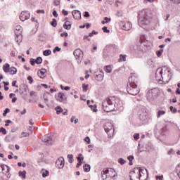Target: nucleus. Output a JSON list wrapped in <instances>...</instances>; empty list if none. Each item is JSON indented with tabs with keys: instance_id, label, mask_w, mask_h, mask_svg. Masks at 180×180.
<instances>
[{
	"instance_id": "nucleus-1",
	"label": "nucleus",
	"mask_w": 180,
	"mask_h": 180,
	"mask_svg": "<svg viewBox=\"0 0 180 180\" xmlns=\"http://www.w3.org/2000/svg\"><path fill=\"white\" fill-rule=\"evenodd\" d=\"M171 78H172V72L170 68L163 66L156 70L155 79L160 84H168Z\"/></svg>"
},
{
	"instance_id": "nucleus-2",
	"label": "nucleus",
	"mask_w": 180,
	"mask_h": 180,
	"mask_svg": "<svg viewBox=\"0 0 180 180\" xmlns=\"http://www.w3.org/2000/svg\"><path fill=\"white\" fill-rule=\"evenodd\" d=\"M129 178L131 180H147L148 172L145 167H134L129 172Z\"/></svg>"
},
{
	"instance_id": "nucleus-3",
	"label": "nucleus",
	"mask_w": 180,
	"mask_h": 180,
	"mask_svg": "<svg viewBox=\"0 0 180 180\" xmlns=\"http://www.w3.org/2000/svg\"><path fill=\"white\" fill-rule=\"evenodd\" d=\"M127 91L129 95L136 96L140 93V89L137 87V79L134 76H131L129 78V82L127 86Z\"/></svg>"
},
{
	"instance_id": "nucleus-4",
	"label": "nucleus",
	"mask_w": 180,
	"mask_h": 180,
	"mask_svg": "<svg viewBox=\"0 0 180 180\" xmlns=\"http://www.w3.org/2000/svg\"><path fill=\"white\" fill-rule=\"evenodd\" d=\"M102 108L104 112H113L116 108V98L110 96L105 100L102 103Z\"/></svg>"
},
{
	"instance_id": "nucleus-5",
	"label": "nucleus",
	"mask_w": 180,
	"mask_h": 180,
	"mask_svg": "<svg viewBox=\"0 0 180 180\" xmlns=\"http://www.w3.org/2000/svg\"><path fill=\"white\" fill-rule=\"evenodd\" d=\"M150 20L151 18L148 16V13H147L146 10H142L139 12L138 23L139 26H142L143 25H149Z\"/></svg>"
},
{
	"instance_id": "nucleus-6",
	"label": "nucleus",
	"mask_w": 180,
	"mask_h": 180,
	"mask_svg": "<svg viewBox=\"0 0 180 180\" xmlns=\"http://www.w3.org/2000/svg\"><path fill=\"white\" fill-rule=\"evenodd\" d=\"M157 98H158V89H152L146 92V99L149 101V102H153V101L157 99Z\"/></svg>"
},
{
	"instance_id": "nucleus-7",
	"label": "nucleus",
	"mask_w": 180,
	"mask_h": 180,
	"mask_svg": "<svg viewBox=\"0 0 180 180\" xmlns=\"http://www.w3.org/2000/svg\"><path fill=\"white\" fill-rule=\"evenodd\" d=\"M138 117L141 122H146V120L148 119V112H147V109H146V108H142L139 110Z\"/></svg>"
},
{
	"instance_id": "nucleus-8",
	"label": "nucleus",
	"mask_w": 180,
	"mask_h": 180,
	"mask_svg": "<svg viewBox=\"0 0 180 180\" xmlns=\"http://www.w3.org/2000/svg\"><path fill=\"white\" fill-rule=\"evenodd\" d=\"M104 130L108 135H112L115 133V128H113V124L111 122H105L104 124Z\"/></svg>"
},
{
	"instance_id": "nucleus-9",
	"label": "nucleus",
	"mask_w": 180,
	"mask_h": 180,
	"mask_svg": "<svg viewBox=\"0 0 180 180\" xmlns=\"http://www.w3.org/2000/svg\"><path fill=\"white\" fill-rule=\"evenodd\" d=\"M42 141L45 143L46 146H51L54 143V136L51 134L45 135L42 139Z\"/></svg>"
},
{
	"instance_id": "nucleus-10",
	"label": "nucleus",
	"mask_w": 180,
	"mask_h": 180,
	"mask_svg": "<svg viewBox=\"0 0 180 180\" xmlns=\"http://www.w3.org/2000/svg\"><path fill=\"white\" fill-rule=\"evenodd\" d=\"M76 60H77V63L81 64L82 58H84V52L81 49H75L73 53Z\"/></svg>"
},
{
	"instance_id": "nucleus-11",
	"label": "nucleus",
	"mask_w": 180,
	"mask_h": 180,
	"mask_svg": "<svg viewBox=\"0 0 180 180\" xmlns=\"http://www.w3.org/2000/svg\"><path fill=\"white\" fill-rule=\"evenodd\" d=\"M120 26L122 29V30H130V29H131V22L129 21H121L120 23Z\"/></svg>"
},
{
	"instance_id": "nucleus-12",
	"label": "nucleus",
	"mask_w": 180,
	"mask_h": 180,
	"mask_svg": "<svg viewBox=\"0 0 180 180\" xmlns=\"http://www.w3.org/2000/svg\"><path fill=\"white\" fill-rule=\"evenodd\" d=\"M109 172H116L115 171V169H103V170L101 172V176L103 177V180L106 179V178H108V176H110V174H109Z\"/></svg>"
},
{
	"instance_id": "nucleus-13",
	"label": "nucleus",
	"mask_w": 180,
	"mask_h": 180,
	"mask_svg": "<svg viewBox=\"0 0 180 180\" xmlns=\"http://www.w3.org/2000/svg\"><path fill=\"white\" fill-rule=\"evenodd\" d=\"M65 164V162L64 161V158L60 157L56 160V167L57 168H59V169H61L64 168Z\"/></svg>"
},
{
	"instance_id": "nucleus-14",
	"label": "nucleus",
	"mask_w": 180,
	"mask_h": 180,
	"mask_svg": "<svg viewBox=\"0 0 180 180\" xmlns=\"http://www.w3.org/2000/svg\"><path fill=\"white\" fill-rule=\"evenodd\" d=\"M20 19L22 22L30 19V13L29 11H22L20 15Z\"/></svg>"
},
{
	"instance_id": "nucleus-15",
	"label": "nucleus",
	"mask_w": 180,
	"mask_h": 180,
	"mask_svg": "<svg viewBox=\"0 0 180 180\" xmlns=\"http://www.w3.org/2000/svg\"><path fill=\"white\" fill-rule=\"evenodd\" d=\"M15 34L17 37L22 39V27L20 25H17L15 27Z\"/></svg>"
},
{
	"instance_id": "nucleus-16",
	"label": "nucleus",
	"mask_w": 180,
	"mask_h": 180,
	"mask_svg": "<svg viewBox=\"0 0 180 180\" xmlns=\"http://www.w3.org/2000/svg\"><path fill=\"white\" fill-rule=\"evenodd\" d=\"M94 75L97 81H99V82L103 81V77H104L103 72L100 71L99 72H96Z\"/></svg>"
},
{
	"instance_id": "nucleus-17",
	"label": "nucleus",
	"mask_w": 180,
	"mask_h": 180,
	"mask_svg": "<svg viewBox=\"0 0 180 180\" xmlns=\"http://www.w3.org/2000/svg\"><path fill=\"white\" fill-rule=\"evenodd\" d=\"M72 15L74 18V19H81V11L78 10H74L72 12Z\"/></svg>"
},
{
	"instance_id": "nucleus-18",
	"label": "nucleus",
	"mask_w": 180,
	"mask_h": 180,
	"mask_svg": "<svg viewBox=\"0 0 180 180\" xmlns=\"http://www.w3.org/2000/svg\"><path fill=\"white\" fill-rule=\"evenodd\" d=\"M0 170H2V173L4 174V175L9 174V167L6 165H1L0 167Z\"/></svg>"
},
{
	"instance_id": "nucleus-19",
	"label": "nucleus",
	"mask_w": 180,
	"mask_h": 180,
	"mask_svg": "<svg viewBox=\"0 0 180 180\" xmlns=\"http://www.w3.org/2000/svg\"><path fill=\"white\" fill-rule=\"evenodd\" d=\"M65 96V94L63 93H58V96L56 97L57 101L59 102H63L64 101V97Z\"/></svg>"
},
{
	"instance_id": "nucleus-20",
	"label": "nucleus",
	"mask_w": 180,
	"mask_h": 180,
	"mask_svg": "<svg viewBox=\"0 0 180 180\" xmlns=\"http://www.w3.org/2000/svg\"><path fill=\"white\" fill-rule=\"evenodd\" d=\"M20 94L22 96V98H25V96L27 95V89H26L25 87L20 89Z\"/></svg>"
},
{
	"instance_id": "nucleus-21",
	"label": "nucleus",
	"mask_w": 180,
	"mask_h": 180,
	"mask_svg": "<svg viewBox=\"0 0 180 180\" xmlns=\"http://www.w3.org/2000/svg\"><path fill=\"white\" fill-rule=\"evenodd\" d=\"M50 96H51V94H50V93L46 91L44 94V100L45 103H47L49 102V98H50Z\"/></svg>"
},
{
	"instance_id": "nucleus-22",
	"label": "nucleus",
	"mask_w": 180,
	"mask_h": 180,
	"mask_svg": "<svg viewBox=\"0 0 180 180\" xmlns=\"http://www.w3.org/2000/svg\"><path fill=\"white\" fill-rule=\"evenodd\" d=\"M3 70L4 72H9V70H11V65L9 63H6L4 65H3Z\"/></svg>"
},
{
	"instance_id": "nucleus-23",
	"label": "nucleus",
	"mask_w": 180,
	"mask_h": 180,
	"mask_svg": "<svg viewBox=\"0 0 180 180\" xmlns=\"http://www.w3.org/2000/svg\"><path fill=\"white\" fill-rule=\"evenodd\" d=\"M46 69H41L38 72V76L39 78H44V74H46Z\"/></svg>"
},
{
	"instance_id": "nucleus-24",
	"label": "nucleus",
	"mask_w": 180,
	"mask_h": 180,
	"mask_svg": "<svg viewBox=\"0 0 180 180\" xmlns=\"http://www.w3.org/2000/svg\"><path fill=\"white\" fill-rule=\"evenodd\" d=\"M71 22L70 21H65V24L63 25L64 29L66 30H70L71 29Z\"/></svg>"
},
{
	"instance_id": "nucleus-25",
	"label": "nucleus",
	"mask_w": 180,
	"mask_h": 180,
	"mask_svg": "<svg viewBox=\"0 0 180 180\" xmlns=\"http://www.w3.org/2000/svg\"><path fill=\"white\" fill-rule=\"evenodd\" d=\"M8 72H10V74L11 75H15V74H16L18 72V70L15 67H11V68H10Z\"/></svg>"
},
{
	"instance_id": "nucleus-26",
	"label": "nucleus",
	"mask_w": 180,
	"mask_h": 180,
	"mask_svg": "<svg viewBox=\"0 0 180 180\" xmlns=\"http://www.w3.org/2000/svg\"><path fill=\"white\" fill-rule=\"evenodd\" d=\"M83 169H84V172H89L91 171V165H88V164H85L83 166Z\"/></svg>"
},
{
	"instance_id": "nucleus-27",
	"label": "nucleus",
	"mask_w": 180,
	"mask_h": 180,
	"mask_svg": "<svg viewBox=\"0 0 180 180\" xmlns=\"http://www.w3.org/2000/svg\"><path fill=\"white\" fill-rule=\"evenodd\" d=\"M18 175L21 176V178H23V179H26V171H20Z\"/></svg>"
},
{
	"instance_id": "nucleus-28",
	"label": "nucleus",
	"mask_w": 180,
	"mask_h": 180,
	"mask_svg": "<svg viewBox=\"0 0 180 180\" xmlns=\"http://www.w3.org/2000/svg\"><path fill=\"white\" fill-rule=\"evenodd\" d=\"M164 115H165V110H158L157 117L160 118L161 116H164Z\"/></svg>"
},
{
	"instance_id": "nucleus-29",
	"label": "nucleus",
	"mask_w": 180,
	"mask_h": 180,
	"mask_svg": "<svg viewBox=\"0 0 180 180\" xmlns=\"http://www.w3.org/2000/svg\"><path fill=\"white\" fill-rule=\"evenodd\" d=\"M110 20H112L111 18H109L108 17H105L104 20L101 21V23H102V25H105V23H109V22H110Z\"/></svg>"
},
{
	"instance_id": "nucleus-30",
	"label": "nucleus",
	"mask_w": 180,
	"mask_h": 180,
	"mask_svg": "<svg viewBox=\"0 0 180 180\" xmlns=\"http://www.w3.org/2000/svg\"><path fill=\"white\" fill-rule=\"evenodd\" d=\"M127 160L129 161V165H133V160H134V156L129 155L127 157Z\"/></svg>"
},
{
	"instance_id": "nucleus-31",
	"label": "nucleus",
	"mask_w": 180,
	"mask_h": 180,
	"mask_svg": "<svg viewBox=\"0 0 180 180\" xmlns=\"http://www.w3.org/2000/svg\"><path fill=\"white\" fill-rule=\"evenodd\" d=\"M56 113L57 115H60V113L63 112L64 110H63V108H61V107L60 106H57L56 108Z\"/></svg>"
},
{
	"instance_id": "nucleus-32",
	"label": "nucleus",
	"mask_w": 180,
	"mask_h": 180,
	"mask_svg": "<svg viewBox=\"0 0 180 180\" xmlns=\"http://www.w3.org/2000/svg\"><path fill=\"white\" fill-rule=\"evenodd\" d=\"M68 158L69 159L70 164H72V162H74V155L72 154L68 155Z\"/></svg>"
},
{
	"instance_id": "nucleus-33",
	"label": "nucleus",
	"mask_w": 180,
	"mask_h": 180,
	"mask_svg": "<svg viewBox=\"0 0 180 180\" xmlns=\"http://www.w3.org/2000/svg\"><path fill=\"white\" fill-rule=\"evenodd\" d=\"M105 71L108 72V74H110L112 72V67L110 65H108L104 68Z\"/></svg>"
},
{
	"instance_id": "nucleus-34",
	"label": "nucleus",
	"mask_w": 180,
	"mask_h": 180,
	"mask_svg": "<svg viewBox=\"0 0 180 180\" xmlns=\"http://www.w3.org/2000/svg\"><path fill=\"white\" fill-rule=\"evenodd\" d=\"M89 88V84H82L83 92H86V91H88Z\"/></svg>"
},
{
	"instance_id": "nucleus-35",
	"label": "nucleus",
	"mask_w": 180,
	"mask_h": 180,
	"mask_svg": "<svg viewBox=\"0 0 180 180\" xmlns=\"http://www.w3.org/2000/svg\"><path fill=\"white\" fill-rule=\"evenodd\" d=\"M44 56H50L51 54V50L50 49H46L43 52Z\"/></svg>"
},
{
	"instance_id": "nucleus-36",
	"label": "nucleus",
	"mask_w": 180,
	"mask_h": 180,
	"mask_svg": "<svg viewBox=\"0 0 180 180\" xmlns=\"http://www.w3.org/2000/svg\"><path fill=\"white\" fill-rule=\"evenodd\" d=\"M51 26H53V27H57V20L53 18L52 20V21L51 22Z\"/></svg>"
},
{
	"instance_id": "nucleus-37",
	"label": "nucleus",
	"mask_w": 180,
	"mask_h": 180,
	"mask_svg": "<svg viewBox=\"0 0 180 180\" xmlns=\"http://www.w3.org/2000/svg\"><path fill=\"white\" fill-rule=\"evenodd\" d=\"M77 160L78 162H82V161H84V157H82V154H79V156L77 157Z\"/></svg>"
},
{
	"instance_id": "nucleus-38",
	"label": "nucleus",
	"mask_w": 180,
	"mask_h": 180,
	"mask_svg": "<svg viewBox=\"0 0 180 180\" xmlns=\"http://www.w3.org/2000/svg\"><path fill=\"white\" fill-rule=\"evenodd\" d=\"M35 63L36 64H41V63H43V58H41V57L37 58Z\"/></svg>"
},
{
	"instance_id": "nucleus-39",
	"label": "nucleus",
	"mask_w": 180,
	"mask_h": 180,
	"mask_svg": "<svg viewBox=\"0 0 180 180\" xmlns=\"http://www.w3.org/2000/svg\"><path fill=\"white\" fill-rule=\"evenodd\" d=\"M89 108H91L93 112H98V109H96V105L94 104V105H89Z\"/></svg>"
},
{
	"instance_id": "nucleus-40",
	"label": "nucleus",
	"mask_w": 180,
	"mask_h": 180,
	"mask_svg": "<svg viewBox=\"0 0 180 180\" xmlns=\"http://www.w3.org/2000/svg\"><path fill=\"white\" fill-rule=\"evenodd\" d=\"M118 162L119 164H120L121 165H124V164H126V160H124L123 158H120L118 160Z\"/></svg>"
},
{
	"instance_id": "nucleus-41",
	"label": "nucleus",
	"mask_w": 180,
	"mask_h": 180,
	"mask_svg": "<svg viewBox=\"0 0 180 180\" xmlns=\"http://www.w3.org/2000/svg\"><path fill=\"white\" fill-rule=\"evenodd\" d=\"M134 140L136 141H137V140H139V139H140V134H134V136H133Z\"/></svg>"
},
{
	"instance_id": "nucleus-42",
	"label": "nucleus",
	"mask_w": 180,
	"mask_h": 180,
	"mask_svg": "<svg viewBox=\"0 0 180 180\" xmlns=\"http://www.w3.org/2000/svg\"><path fill=\"white\" fill-rule=\"evenodd\" d=\"M9 112H11V110L9 108H6L3 112V116H6Z\"/></svg>"
},
{
	"instance_id": "nucleus-43",
	"label": "nucleus",
	"mask_w": 180,
	"mask_h": 180,
	"mask_svg": "<svg viewBox=\"0 0 180 180\" xmlns=\"http://www.w3.org/2000/svg\"><path fill=\"white\" fill-rule=\"evenodd\" d=\"M60 88L63 91H70V86H68L64 87V86L60 85Z\"/></svg>"
},
{
	"instance_id": "nucleus-44",
	"label": "nucleus",
	"mask_w": 180,
	"mask_h": 180,
	"mask_svg": "<svg viewBox=\"0 0 180 180\" xmlns=\"http://www.w3.org/2000/svg\"><path fill=\"white\" fill-rule=\"evenodd\" d=\"M162 53H164V50L161 49L160 51H157V56L158 57H161V56L162 55Z\"/></svg>"
},
{
	"instance_id": "nucleus-45",
	"label": "nucleus",
	"mask_w": 180,
	"mask_h": 180,
	"mask_svg": "<svg viewBox=\"0 0 180 180\" xmlns=\"http://www.w3.org/2000/svg\"><path fill=\"white\" fill-rule=\"evenodd\" d=\"M22 136H20V138L22 139V137H29V133L27 132H22L21 133Z\"/></svg>"
},
{
	"instance_id": "nucleus-46",
	"label": "nucleus",
	"mask_w": 180,
	"mask_h": 180,
	"mask_svg": "<svg viewBox=\"0 0 180 180\" xmlns=\"http://www.w3.org/2000/svg\"><path fill=\"white\" fill-rule=\"evenodd\" d=\"M0 133H3V134H6V129L4 127L0 128Z\"/></svg>"
},
{
	"instance_id": "nucleus-47",
	"label": "nucleus",
	"mask_w": 180,
	"mask_h": 180,
	"mask_svg": "<svg viewBox=\"0 0 180 180\" xmlns=\"http://www.w3.org/2000/svg\"><path fill=\"white\" fill-rule=\"evenodd\" d=\"M49 170H46L45 173H42L43 178H46V176H49Z\"/></svg>"
},
{
	"instance_id": "nucleus-48",
	"label": "nucleus",
	"mask_w": 180,
	"mask_h": 180,
	"mask_svg": "<svg viewBox=\"0 0 180 180\" xmlns=\"http://www.w3.org/2000/svg\"><path fill=\"white\" fill-rule=\"evenodd\" d=\"M102 30L104 32V33H109V32H110L109 30H108V27H103Z\"/></svg>"
},
{
	"instance_id": "nucleus-49",
	"label": "nucleus",
	"mask_w": 180,
	"mask_h": 180,
	"mask_svg": "<svg viewBox=\"0 0 180 180\" xmlns=\"http://www.w3.org/2000/svg\"><path fill=\"white\" fill-rule=\"evenodd\" d=\"M64 36H65V37H68V33L67 32H64L60 34L61 37H64Z\"/></svg>"
},
{
	"instance_id": "nucleus-50",
	"label": "nucleus",
	"mask_w": 180,
	"mask_h": 180,
	"mask_svg": "<svg viewBox=\"0 0 180 180\" xmlns=\"http://www.w3.org/2000/svg\"><path fill=\"white\" fill-rule=\"evenodd\" d=\"M84 141H86V143H87V144H90L91 143V139H89V137L86 136L84 139Z\"/></svg>"
},
{
	"instance_id": "nucleus-51",
	"label": "nucleus",
	"mask_w": 180,
	"mask_h": 180,
	"mask_svg": "<svg viewBox=\"0 0 180 180\" xmlns=\"http://www.w3.org/2000/svg\"><path fill=\"white\" fill-rule=\"evenodd\" d=\"M169 109H170L171 112H172L173 113H176V108H174L173 106H170Z\"/></svg>"
},
{
	"instance_id": "nucleus-52",
	"label": "nucleus",
	"mask_w": 180,
	"mask_h": 180,
	"mask_svg": "<svg viewBox=\"0 0 180 180\" xmlns=\"http://www.w3.org/2000/svg\"><path fill=\"white\" fill-rule=\"evenodd\" d=\"M27 79L29 80L30 84L33 83V77H32V76H28Z\"/></svg>"
},
{
	"instance_id": "nucleus-53",
	"label": "nucleus",
	"mask_w": 180,
	"mask_h": 180,
	"mask_svg": "<svg viewBox=\"0 0 180 180\" xmlns=\"http://www.w3.org/2000/svg\"><path fill=\"white\" fill-rule=\"evenodd\" d=\"M30 64L31 65H34L36 64V60L31 58L30 59Z\"/></svg>"
},
{
	"instance_id": "nucleus-54",
	"label": "nucleus",
	"mask_w": 180,
	"mask_h": 180,
	"mask_svg": "<svg viewBox=\"0 0 180 180\" xmlns=\"http://www.w3.org/2000/svg\"><path fill=\"white\" fill-rule=\"evenodd\" d=\"M53 5H55V6H58V5H60V1L58 0H55L53 1Z\"/></svg>"
},
{
	"instance_id": "nucleus-55",
	"label": "nucleus",
	"mask_w": 180,
	"mask_h": 180,
	"mask_svg": "<svg viewBox=\"0 0 180 180\" xmlns=\"http://www.w3.org/2000/svg\"><path fill=\"white\" fill-rule=\"evenodd\" d=\"M155 178H156V180H162L164 178V176L163 175L156 176Z\"/></svg>"
},
{
	"instance_id": "nucleus-56",
	"label": "nucleus",
	"mask_w": 180,
	"mask_h": 180,
	"mask_svg": "<svg viewBox=\"0 0 180 180\" xmlns=\"http://www.w3.org/2000/svg\"><path fill=\"white\" fill-rule=\"evenodd\" d=\"M56 51H61V48L56 46L53 50V53H56Z\"/></svg>"
},
{
	"instance_id": "nucleus-57",
	"label": "nucleus",
	"mask_w": 180,
	"mask_h": 180,
	"mask_svg": "<svg viewBox=\"0 0 180 180\" xmlns=\"http://www.w3.org/2000/svg\"><path fill=\"white\" fill-rule=\"evenodd\" d=\"M30 96H37L36 92L33 91H30Z\"/></svg>"
},
{
	"instance_id": "nucleus-58",
	"label": "nucleus",
	"mask_w": 180,
	"mask_h": 180,
	"mask_svg": "<svg viewBox=\"0 0 180 180\" xmlns=\"http://www.w3.org/2000/svg\"><path fill=\"white\" fill-rule=\"evenodd\" d=\"M53 15L55 18H58V14L57 13V11H53Z\"/></svg>"
},
{
	"instance_id": "nucleus-59",
	"label": "nucleus",
	"mask_w": 180,
	"mask_h": 180,
	"mask_svg": "<svg viewBox=\"0 0 180 180\" xmlns=\"http://www.w3.org/2000/svg\"><path fill=\"white\" fill-rule=\"evenodd\" d=\"M84 16V18H89V16H90L89 12L85 11Z\"/></svg>"
},
{
	"instance_id": "nucleus-60",
	"label": "nucleus",
	"mask_w": 180,
	"mask_h": 180,
	"mask_svg": "<svg viewBox=\"0 0 180 180\" xmlns=\"http://www.w3.org/2000/svg\"><path fill=\"white\" fill-rule=\"evenodd\" d=\"M62 13L65 15L67 16L68 15V11H65V10H63L62 11Z\"/></svg>"
},
{
	"instance_id": "nucleus-61",
	"label": "nucleus",
	"mask_w": 180,
	"mask_h": 180,
	"mask_svg": "<svg viewBox=\"0 0 180 180\" xmlns=\"http://www.w3.org/2000/svg\"><path fill=\"white\" fill-rule=\"evenodd\" d=\"M120 58H122L123 61H126V55H120Z\"/></svg>"
},
{
	"instance_id": "nucleus-62",
	"label": "nucleus",
	"mask_w": 180,
	"mask_h": 180,
	"mask_svg": "<svg viewBox=\"0 0 180 180\" xmlns=\"http://www.w3.org/2000/svg\"><path fill=\"white\" fill-rule=\"evenodd\" d=\"M84 25L86 29H89V27H91V24H89V22H86Z\"/></svg>"
},
{
	"instance_id": "nucleus-63",
	"label": "nucleus",
	"mask_w": 180,
	"mask_h": 180,
	"mask_svg": "<svg viewBox=\"0 0 180 180\" xmlns=\"http://www.w3.org/2000/svg\"><path fill=\"white\" fill-rule=\"evenodd\" d=\"M37 13H43V14H44V10H37Z\"/></svg>"
},
{
	"instance_id": "nucleus-64",
	"label": "nucleus",
	"mask_w": 180,
	"mask_h": 180,
	"mask_svg": "<svg viewBox=\"0 0 180 180\" xmlns=\"http://www.w3.org/2000/svg\"><path fill=\"white\" fill-rule=\"evenodd\" d=\"M12 86H16V88H18V86H16V80L13 81Z\"/></svg>"
}]
</instances>
